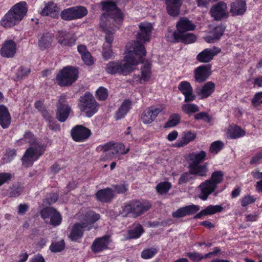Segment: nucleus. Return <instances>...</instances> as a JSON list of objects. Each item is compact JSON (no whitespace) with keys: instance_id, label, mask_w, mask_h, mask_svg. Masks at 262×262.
Masks as SVG:
<instances>
[{"instance_id":"1","label":"nucleus","mask_w":262,"mask_h":262,"mask_svg":"<svg viewBox=\"0 0 262 262\" xmlns=\"http://www.w3.org/2000/svg\"><path fill=\"white\" fill-rule=\"evenodd\" d=\"M146 54V50L138 41L127 43L123 61H110L106 64L105 70L109 74L126 76L133 71L134 66L144 62L143 57Z\"/></svg>"},{"instance_id":"2","label":"nucleus","mask_w":262,"mask_h":262,"mask_svg":"<svg viewBox=\"0 0 262 262\" xmlns=\"http://www.w3.org/2000/svg\"><path fill=\"white\" fill-rule=\"evenodd\" d=\"M102 10L105 12L100 17V27L106 30L107 26L121 27L124 15L115 2L113 1H102L101 2Z\"/></svg>"},{"instance_id":"3","label":"nucleus","mask_w":262,"mask_h":262,"mask_svg":"<svg viewBox=\"0 0 262 262\" xmlns=\"http://www.w3.org/2000/svg\"><path fill=\"white\" fill-rule=\"evenodd\" d=\"M28 11L27 3L21 1L15 4L3 17L0 25L5 28H11L18 25Z\"/></svg>"},{"instance_id":"4","label":"nucleus","mask_w":262,"mask_h":262,"mask_svg":"<svg viewBox=\"0 0 262 262\" xmlns=\"http://www.w3.org/2000/svg\"><path fill=\"white\" fill-rule=\"evenodd\" d=\"M151 207L150 203L147 200L134 199L123 204L120 214L123 216L137 218L148 211Z\"/></svg>"},{"instance_id":"5","label":"nucleus","mask_w":262,"mask_h":262,"mask_svg":"<svg viewBox=\"0 0 262 262\" xmlns=\"http://www.w3.org/2000/svg\"><path fill=\"white\" fill-rule=\"evenodd\" d=\"M78 75L77 68L68 66L59 71L56 76V81L60 86H70L77 80Z\"/></svg>"},{"instance_id":"6","label":"nucleus","mask_w":262,"mask_h":262,"mask_svg":"<svg viewBox=\"0 0 262 262\" xmlns=\"http://www.w3.org/2000/svg\"><path fill=\"white\" fill-rule=\"evenodd\" d=\"M78 106L80 111L84 113L88 117H92L97 112L99 108V104L89 92H85L80 97Z\"/></svg>"},{"instance_id":"7","label":"nucleus","mask_w":262,"mask_h":262,"mask_svg":"<svg viewBox=\"0 0 262 262\" xmlns=\"http://www.w3.org/2000/svg\"><path fill=\"white\" fill-rule=\"evenodd\" d=\"M71 111L67 96L64 95L60 96L56 104V118L58 121L64 122L68 118Z\"/></svg>"},{"instance_id":"8","label":"nucleus","mask_w":262,"mask_h":262,"mask_svg":"<svg viewBox=\"0 0 262 262\" xmlns=\"http://www.w3.org/2000/svg\"><path fill=\"white\" fill-rule=\"evenodd\" d=\"M49 140L47 138L44 142H40L37 139L36 137L30 130L25 132L23 138L19 139L16 141L18 145H22L24 143H28L30 147H33L35 149H38V147H41L43 148V151L45 152L48 147Z\"/></svg>"},{"instance_id":"9","label":"nucleus","mask_w":262,"mask_h":262,"mask_svg":"<svg viewBox=\"0 0 262 262\" xmlns=\"http://www.w3.org/2000/svg\"><path fill=\"white\" fill-rule=\"evenodd\" d=\"M139 31L136 35L137 40H133L127 43L138 41L145 49L144 43H146L150 40L153 27L149 23L142 22L139 25Z\"/></svg>"},{"instance_id":"10","label":"nucleus","mask_w":262,"mask_h":262,"mask_svg":"<svg viewBox=\"0 0 262 262\" xmlns=\"http://www.w3.org/2000/svg\"><path fill=\"white\" fill-rule=\"evenodd\" d=\"M38 147L36 149L33 147H29L26 149L21 159L23 165L25 167H31L33 163L45 154L43 148Z\"/></svg>"},{"instance_id":"11","label":"nucleus","mask_w":262,"mask_h":262,"mask_svg":"<svg viewBox=\"0 0 262 262\" xmlns=\"http://www.w3.org/2000/svg\"><path fill=\"white\" fill-rule=\"evenodd\" d=\"M72 139L77 142H82L86 141L91 136L92 132L88 127L82 125H76L71 130Z\"/></svg>"},{"instance_id":"12","label":"nucleus","mask_w":262,"mask_h":262,"mask_svg":"<svg viewBox=\"0 0 262 262\" xmlns=\"http://www.w3.org/2000/svg\"><path fill=\"white\" fill-rule=\"evenodd\" d=\"M40 215L43 220L50 217V224L52 226H57L61 223L62 217L60 214L53 207L43 208L40 211Z\"/></svg>"},{"instance_id":"13","label":"nucleus","mask_w":262,"mask_h":262,"mask_svg":"<svg viewBox=\"0 0 262 262\" xmlns=\"http://www.w3.org/2000/svg\"><path fill=\"white\" fill-rule=\"evenodd\" d=\"M210 13L211 17L216 21L227 18L229 16L227 4L223 2H219L216 5L212 6Z\"/></svg>"},{"instance_id":"14","label":"nucleus","mask_w":262,"mask_h":262,"mask_svg":"<svg viewBox=\"0 0 262 262\" xmlns=\"http://www.w3.org/2000/svg\"><path fill=\"white\" fill-rule=\"evenodd\" d=\"M56 37L58 43L62 47H71L75 45L77 39L74 34L66 30L58 31Z\"/></svg>"},{"instance_id":"15","label":"nucleus","mask_w":262,"mask_h":262,"mask_svg":"<svg viewBox=\"0 0 262 262\" xmlns=\"http://www.w3.org/2000/svg\"><path fill=\"white\" fill-rule=\"evenodd\" d=\"M111 242L110 236L105 235L102 237H97L93 241L91 249L94 253H99L107 250L109 244Z\"/></svg>"},{"instance_id":"16","label":"nucleus","mask_w":262,"mask_h":262,"mask_svg":"<svg viewBox=\"0 0 262 262\" xmlns=\"http://www.w3.org/2000/svg\"><path fill=\"white\" fill-rule=\"evenodd\" d=\"M194 78L195 81L202 83L206 81L211 75V65L203 64L196 68L194 70Z\"/></svg>"},{"instance_id":"17","label":"nucleus","mask_w":262,"mask_h":262,"mask_svg":"<svg viewBox=\"0 0 262 262\" xmlns=\"http://www.w3.org/2000/svg\"><path fill=\"white\" fill-rule=\"evenodd\" d=\"M221 51V49L216 47L206 48L196 55V59L199 62L208 63L213 59L215 55L220 53Z\"/></svg>"},{"instance_id":"18","label":"nucleus","mask_w":262,"mask_h":262,"mask_svg":"<svg viewBox=\"0 0 262 262\" xmlns=\"http://www.w3.org/2000/svg\"><path fill=\"white\" fill-rule=\"evenodd\" d=\"M16 42L12 39H7L2 44L0 49V54L4 58H13L16 53Z\"/></svg>"},{"instance_id":"19","label":"nucleus","mask_w":262,"mask_h":262,"mask_svg":"<svg viewBox=\"0 0 262 262\" xmlns=\"http://www.w3.org/2000/svg\"><path fill=\"white\" fill-rule=\"evenodd\" d=\"M163 107L151 106L146 109L141 116V121L144 124H150L157 118L158 115L163 110Z\"/></svg>"},{"instance_id":"20","label":"nucleus","mask_w":262,"mask_h":262,"mask_svg":"<svg viewBox=\"0 0 262 262\" xmlns=\"http://www.w3.org/2000/svg\"><path fill=\"white\" fill-rule=\"evenodd\" d=\"M95 197L99 202L109 203L115 198V193L112 188L106 187L98 190L95 194Z\"/></svg>"},{"instance_id":"21","label":"nucleus","mask_w":262,"mask_h":262,"mask_svg":"<svg viewBox=\"0 0 262 262\" xmlns=\"http://www.w3.org/2000/svg\"><path fill=\"white\" fill-rule=\"evenodd\" d=\"M229 12L233 17L243 16L247 11V4L245 0H236L230 4Z\"/></svg>"},{"instance_id":"22","label":"nucleus","mask_w":262,"mask_h":262,"mask_svg":"<svg viewBox=\"0 0 262 262\" xmlns=\"http://www.w3.org/2000/svg\"><path fill=\"white\" fill-rule=\"evenodd\" d=\"M178 89L185 96V102H191L195 99L196 96L193 94V88L189 82L181 81L178 85Z\"/></svg>"},{"instance_id":"23","label":"nucleus","mask_w":262,"mask_h":262,"mask_svg":"<svg viewBox=\"0 0 262 262\" xmlns=\"http://www.w3.org/2000/svg\"><path fill=\"white\" fill-rule=\"evenodd\" d=\"M199 187L201 190L199 198L204 201L206 200L208 196L214 192L217 188L215 184H214L209 179L201 183Z\"/></svg>"},{"instance_id":"24","label":"nucleus","mask_w":262,"mask_h":262,"mask_svg":"<svg viewBox=\"0 0 262 262\" xmlns=\"http://www.w3.org/2000/svg\"><path fill=\"white\" fill-rule=\"evenodd\" d=\"M87 229V224L85 223H76L74 224L71 230L69 238L72 241H77L81 239L84 232Z\"/></svg>"},{"instance_id":"25","label":"nucleus","mask_w":262,"mask_h":262,"mask_svg":"<svg viewBox=\"0 0 262 262\" xmlns=\"http://www.w3.org/2000/svg\"><path fill=\"white\" fill-rule=\"evenodd\" d=\"M176 27L178 32L181 34L188 31L194 30L196 26L187 17H183L178 21Z\"/></svg>"},{"instance_id":"26","label":"nucleus","mask_w":262,"mask_h":262,"mask_svg":"<svg viewBox=\"0 0 262 262\" xmlns=\"http://www.w3.org/2000/svg\"><path fill=\"white\" fill-rule=\"evenodd\" d=\"M215 85L212 81L205 83L203 86L197 88L196 93L201 99H206L210 96L215 91Z\"/></svg>"},{"instance_id":"27","label":"nucleus","mask_w":262,"mask_h":262,"mask_svg":"<svg viewBox=\"0 0 262 262\" xmlns=\"http://www.w3.org/2000/svg\"><path fill=\"white\" fill-rule=\"evenodd\" d=\"M54 34L49 32H44L38 35V46L39 49L43 51L49 48L53 40Z\"/></svg>"},{"instance_id":"28","label":"nucleus","mask_w":262,"mask_h":262,"mask_svg":"<svg viewBox=\"0 0 262 262\" xmlns=\"http://www.w3.org/2000/svg\"><path fill=\"white\" fill-rule=\"evenodd\" d=\"M223 209L224 208L221 205H210L196 213L193 218V219H201L203 216L211 215L216 213L221 212Z\"/></svg>"},{"instance_id":"29","label":"nucleus","mask_w":262,"mask_h":262,"mask_svg":"<svg viewBox=\"0 0 262 262\" xmlns=\"http://www.w3.org/2000/svg\"><path fill=\"white\" fill-rule=\"evenodd\" d=\"M132 101L129 99H124L115 113V120H120L124 118L132 108Z\"/></svg>"},{"instance_id":"30","label":"nucleus","mask_w":262,"mask_h":262,"mask_svg":"<svg viewBox=\"0 0 262 262\" xmlns=\"http://www.w3.org/2000/svg\"><path fill=\"white\" fill-rule=\"evenodd\" d=\"M11 117L8 108L4 105H0V125L4 129L9 127Z\"/></svg>"},{"instance_id":"31","label":"nucleus","mask_w":262,"mask_h":262,"mask_svg":"<svg viewBox=\"0 0 262 262\" xmlns=\"http://www.w3.org/2000/svg\"><path fill=\"white\" fill-rule=\"evenodd\" d=\"M167 12L172 16H177L182 4V0H166Z\"/></svg>"},{"instance_id":"32","label":"nucleus","mask_w":262,"mask_h":262,"mask_svg":"<svg viewBox=\"0 0 262 262\" xmlns=\"http://www.w3.org/2000/svg\"><path fill=\"white\" fill-rule=\"evenodd\" d=\"M190 173L199 177H205L208 172L207 163L203 164H189Z\"/></svg>"},{"instance_id":"33","label":"nucleus","mask_w":262,"mask_h":262,"mask_svg":"<svg viewBox=\"0 0 262 262\" xmlns=\"http://www.w3.org/2000/svg\"><path fill=\"white\" fill-rule=\"evenodd\" d=\"M246 132L239 126L234 124L230 125L227 132V136L229 139H235L244 137Z\"/></svg>"},{"instance_id":"34","label":"nucleus","mask_w":262,"mask_h":262,"mask_svg":"<svg viewBox=\"0 0 262 262\" xmlns=\"http://www.w3.org/2000/svg\"><path fill=\"white\" fill-rule=\"evenodd\" d=\"M41 14L44 16H50L53 18H56L58 16L57 7L52 2H49L42 10Z\"/></svg>"},{"instance_id":"35","label":"nucleus","mask_w":262,"mask_h":262,"mask_svg":"<svg viewBox=\"0 0 262 262\" xmlns=\"http://www.w3.org/2000/svg\"><path fill=\"white\" fill-rule=\"evenodd\" d=\"M144 230L142 226L138 223L134 224L132 229H129L127 231V239H137L139 238L144 233Z\"/></svg>"},{"instance_id":"36","label":"nucleus","mask_w":262,"mask_h":262,"mask_svg":"<svg viewBox=\"0 0 262 262\" xmlns=\"http://www.w3.org/2000/svg\"><path fill=\"white\" fill-rule=\"evenodd\" d=\"M100 218L99 214L96 213L94 211H88L84 216V223L87 224V230H90L91 227H88L89 225H92Z\"/></svg>"},{"instance_id":"37","label":"nucleus","mask_w":262,"mask_h":262,"mask_svg":"<svg viewBox=\"0 0 262 262\" xmlns=\"http://www.w3.org/2000/svg\"><path fill=\"white\" fill-rule=\"evenodd\" d=\"M181 117L178 113H173L170 115L168 120L164 124V128H172L178 125L181 121Z\"/></svg>"},{"instance_id":"38","label":"nucleus","mask_w":262,"mask_h":262,"mask_svg":"<svg viewBox=\"0 0 262 262\" xmlns=\"http://www.w3.org/2000/svg\"><path fill=\"white\" fill-rule=\"evenodd\" d=\"M111 26V25H110ZM102 31L105 33L106 35L105 37V42L107 45L105 46H112V42L114 40V32L113 31L119 29L120 27L116 28V27H111V26H107L106 28V30L104 29V28L102 27H100Z\"/></svg>"},{"instance_id":"39","label":"nucleus","mask_w":262,"mask_h":262,"mask_svg":"<svg viewBox=\"0 0 262 262\" xmlns=\"http://www.w3.org/2000/svg\"><path fill=\"white\" fill-rule=\"evenodd\" d=\"M72 8L75 19H81L87 15L88 13L87 8L83 6H73Z\"/></svg>"},{"instance_id":"40","label":"nucleus","mask_w":262,"mask_h":262,"mask_svg":"<svg viewBox=\"0 0 262 262\" xmlns=\"http://www.w3.org/2000/svg\"><path fill=\"white\" fill-rule=\"evenodd\" d=\"M151 64L147 63L142 67L141 69V79H142L143 83L149 80L151 76Z\"/></svg>"},{"instance_id":"41","label":"nucleus","mask_w":262,"mask_h":262,"mask_svg":"<svg viewBox=\"0 0 262 262\" xmlns=\"http://www.w3.org/2000/svg\"><path fill=\"white\" fill-rule=\"evenodd\" d=\"M196 39L197 37L194 34L186 32L180 35L179 42L190 44L195 42Z\"/></svg>"},{"instance_id":"42","label":"nucleus","mask_w":262,"mask_h":262,"mask_svg":"<svg viewBox=\"0 0 262 262\" xmlns=\"http://www.w3.org/2000/svg\"><path fill=\"white\" fill-rule=\"evenodd\" d=\"M180 33L178 31L168 29L167 32L165 34V39L168 42L171 43L179 42Z\"/></svg>"},{"instance_id":"43","label":"nucleus","mask_w":262,"mask_h":262,"mask_svg":"<svg viewBox=\"0 0 262 262\" xmlns=\"http://www.w3.org/2000/svg\"><path fill=\"white\" fill-rule=\"evenodd\" d=\"M172 187L171 183L168 181L160 182L156 186L157 192L160 194L167 193Z\"/></svg>"},{"instance_id":"44","label":"nucleus","mask_w":262,"mask_h":262,"mask_svg":"<svg viewBox=\"0 0 262 262\" xmlns=\"http://www.w3.org/2000/svg\"><path fill=\"white\" fill-rule=\"evenodd\" d=\"M130 149L129 147L125 148L124 145L121 143H114L113 150L111 154L115 155L118 154L121 155H125L127 154Z\"/></svg>"},{"instance_id":"45","label":"nucleus","mask_w":262,"mask_h":262,"mask_svg":"<svg viewBox=\"0 0 262 262\" xmlns=\"http://www.w3.org/2000/svg\"><path fill=\"white\" fill-rule=\"evenodd\" d=\"M158 252L157 248L151 247L146 248L141 252V257L144 259H148L154 257Z\"/></svg>"},{"instance_id":"46","label":"nucleus","mask_w":262,"mask_h":262,"mask_svg":"<svg viewBox=\"0 0 262 262\" xmlns=\"http://www.w3.org/2000/svg\"><path fill=\"white\" fill-rule=\"evenodd\" d=\"M224 178V173L221 170H216L214 171L211 176L210 179H209L211 182H212L214 184H215V186L217 187V185L221 183L223 180Z\"/></svg>"},{"instance_id":"47","label":"nucleus","mask_w":262,"mask_h":262,"mask_svg":"<svg viewBox=\"0 0 262 262\" xmlns=\"http://www.w3.org/2000/svg\"><path fill=\"white\" fill-rule=\"evenodd\" d=\"M65 248V243L63 239L59 242H52L49 247V249L52 253L61 252Z\"/></svg>"},{"instance_id":"48","label":"nucleus","mask_w":262,"mask_h":262,"mask_svg":"<svg viewBox=\"0 0 262 262\" xmlns=\"http://www.w3.org/2000/svg\"><path fill=\"white\" fill-rule=\"evenodd\" d=\"M60 17L66 21L75 20L72 7L63 9L60 13Z\"/></svg>"},{"instance_id":"49","label":"nucleus","mask_w":262,"mask_h":262,"mask_svg":"<svg viewBox=\"0 0 262 262\" xmlns=\"http://www.w3.org/2000/svg\"><path fill=\"white\" fill-rule=\"evenodd\" d=\"M102 56L105 60L113 58L114 57V55L112 50V46H107L104 44L102 51Z\"/></svg>"},{"instance_id":"50","label":"nucleus","mask_w":262,"mask_h":262,"mask_svg":"<svg viewBox=\"0 0 262 262\" xmlns=\"http://www.w3.org/2000/svg\"><path fill=\"white\" fill-rule=\"evenodd\" d=\"M108 92L106 88L100 86L96 91V96L99 101H105L108 97Z\"/></svg>"},{"instance_id":"51","label":"nucleus","mask_w":262,"mask_h":262,"mask_svg":"<svg viewBox=\"0 0 262 262\" xmlns=\"http://www.w3.org/2000/svg\"><path fill=\"white\" fill-rule=\"evenodd\" d=\"M206 153L204 150H201L198 154H194L191 158L192 162L189 164H200L205 159Z\"/></svg>"},{"instance_id":"52","label":"nucleus","mask_w":262,"mask_h":262,"mask_svg":"<svg viewBox=\"0 0 262 262\" xmlns=\"http://www.w3.org/2000/svg\"><path fill=\"white\" fill-rule=\"evenodd\" d=\"M256 199L254 195L250 194L244 195L240 200L241 206L243 207H246L249 205L254 203Z\"/></svg>"},{"instance_id":"53","label":"nucleus","mask_w":262,"mask_h":262,"mask_svg":"<svg viewBox=\"0 0 262 262\" xmlns=\"http://www.w3.org/2000/svg\"><path fill=\"white\" fill-rule=\"evenodd\" d=\"M224 147L223 143L221 141H216L212 142L209 148V151L211 153L216 154Z\"/></svg>"},{"instance_id":"54","label":"nucleus","mask_w":262,"mask_h":262,"mask_svg":"<svg viewBox=\"0 0 262 262\" xmlns=\"http://www.w3.org/2000/svg\"><path fill=\"white\" fill-rule=\"evenodd\" d=\"M225 30V27L222 25L215 27L212 32V38L215 40L219 39L223 35Z\"/></svg>"},{"instance_id":"55","label":"nucleus","mask_w":262,"mask_h":262,"mask_svg":"<svg viewBox=\"0 0 262 262\" xmlns=\"http://www.w3.org/2000/svg\"><path fill=\"white\" fill-rule=\"evenodd\" d=\"M251 103L254 107H257L262 104V91L256 93L251 99Z\"/></svg>"},{"instance_id":"56","label":"nucleus","mask_w":262,"mask_h":262,"mask_svg":"<svg viewBox=\"0 0 262 262\" xmlns=\"http://www.w3.org/2000/svg\"><path fill=\"white\" fill-rule=\"evenodd\" d=\"M114 193L124 194L128 189V186L126 184H116L112 185Z\"/></svg>"},{"instance_id":"57","label":"nucleus","mask_w":262,"mask_h":262,"mask_svg":"<svg viewBox=\"0 0 262 262\" xmlns=\"http://www.w3.org/2000/svg\"><path fill=\"white\" fill-rule=\"evenodd\" d=\"M183 111L186 114L195 113L199 111V106L193 103H188L182 106Z\"/></svg>"},{"instance_id":"58","label":"nucleus","mask_w":262,"mask_h":262,"mask_svg":"<svg viewBox=\"0 0 262 262\" xmlns=\"http://www.w3.org/2000/svg\"><path fill=\"white\" fill-rule=\"evenodd\" d=\"M194 119L197 120H203L207 123H210L212 120V117L205 112L196 114L194 115Z\"/></svg>"},{"instance_id":"59","label":"nucleus","mask_w":262,"mask_h":262,"mask_svg":"<svg viewBox=\"0 0 262 262\" xmlns=\"http://www.w3.org/2000/svg\"><path fill=\"white\" fill-rule=\"evenodd\" d=\"M31 72V70L29 68H26L24 66H21L19 68L16 75L17 78L19 79H22L27 77Z\"/></svg>"},{"instance_id":"60","label":"nucleus","mask_w":262,"mask_h":262,"mask_svg":"<svg viewBox=\"0 0 262 262\" xmlns=\"http://www.w3.org/2000/svg\"><path fill=\"white\" fill-rule=\"evenodd\" d=\"M186 256L188 257L190 259L194 262H198L203 259V255L199 252H187Z\"/></svg>"},{"instance_id":"61","label":"nucleus","mask_w":262,"mask_h":262,"mask_svg":"<svg viewBox=\"0 0 262 262\" xmlns=\"http://www.w3.org/2000/svg\"><path fill=\"white\" fill-rule=\"evenodd\" d=\"M185 208L186 210L187 215H190L196 213L200 209L199 205L191 204L189 205L185 206Z\"/></svg>"},{"instance_id":"62","label":"nucleus","mask_w":262,"mask_h":262,"mask_svg":"<svg viewBox=\"0 0 262 262\" xmlns=\"http://www.w3.org/2000/svg\"><path fill=\"white\" fill-rule=\"evenodd\" d=\"M23 190L19 186H13L9 189V196L10 197H17L19 196Z\"/></svg>"},{"instance_id":"63","label":"nucleus","mask_w":262,"mask_h":262,"mask_svg":"<svg viewBox=\"0 0 262 262\" xmlns=\"http://www.w3.org/2000/svg\"><path fill=\"white\" fill-rule=\"evenodd\" d=\"M191 174L189 171L183 173L178 180V183L179 184L187 183L192 180L193 178Z\"/></svg>"},{"instance_id":"64","label":"nucleus","mask_w":262,"mask_h":262,"mask_svg":"<svg viewBox=\"0 0 262 262\" xmlns=\"http://www.w3.org/2000/svg\"><path fill=\"white\" fill-rule=\"evenodd\" d=\"M84 63L88 66H91L94 64V60L91 54L88 52L81 56Z\"/></svg>"}]
</instances>
